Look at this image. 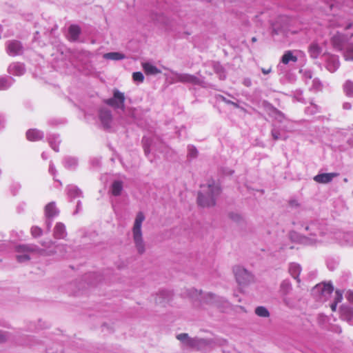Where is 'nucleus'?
Returning a JSON list of instances; mask_svg holds the SVG:
<instances>
[{"mask_svg":"<svg viewBox=\"0 0 353 353\" xmlns=\"http://www.w3.org/2000/svg\"><path fill=\"white\" fill-rule=\"evenodd\" d=\"M221 192L219 182L210 179L209 181L201 185L197 197L199 205L203 208L214 207Z\"/></svg>","mask_w":353,"mask_h":353,"instance_id":"nucleus-1","label":"nucleus"},{"mask_svg":"<svg viewBox=\"0 0 353 353\" xmlns=\"http://www.w3.org/2000/svg\"><path fill=\"white\" fill-rule=\"evenodd\" d=\"M145 219V216L142 212L137 213L132 228V237L137 252L142 254L146 251V244L143 239L142 224Z\"/></svg>","mask_w":353,"mask_h":353,"instance_id":"nucleus-2","label":"nucleus"},{"mask_svg":"<svg viewBox=\"0 0 353 353\" xmlns=\"http://www.w3.org/2000/svg\"><path fill=\"white\" fill-rule=\"evenodd\" d=\"M188 295L192 300H199L200 301L201 306L202 307L205 305H214L219 307L221 303L224 302V299L222 297L210 292L202 293L201 291L194 288L188 290Z\"/></svg>","mask_w":353,"mask_h":353,"instance_id":"nucleus-3","label":"nucleus"},{"mask_svg":"<svg viewBox=\"0 0 353 353\" xmlns=\"http://www.w3.org/2000/svg\"><path fill=\"white\" fill-rule=\"evenodd\" d=\"M16 259L19 263H26L35 254H42L44 250L34 245H19L15 248Z\"/></svg>","mask_w":353,"mask_h":353,"instance_id":"nucleus-4","label":"nucleus"},{"mask_svg":"<svg viewBox=\"0 0 353 353\" xmlns=\"http://www.w3.org/2000/svg\"><path fill=\"white\" fill-rule=\"evenodd\" d=\"M176 339L188 347L201 350L211 345V341L197 337L192 338L186 333H181L176 336Z\"/></svg>","mask_w":353,"mask_h":353,"instance_id":"nucleus-5","label":"nucleus"},{"mask_svg":"<svg viewBox=\"0 0 353 353\" xmlns=\"http://www.w3.org/2000/svg\"><path fill=\"white\" fill-rule=\"evenodd\" d=\"M169 78L172 83L181 82L183 83H191L193 85H199L202 86L204 85V81L203 79L199 78L198 77L187 73H178L174 71H171Z\"/></svg>","mask_w":353,"mask_h":353,"instance_id":"nucleus-6","label":"nucleus"},{"mask_svg":"<svg viewBox=\"0 0 353 353\" xmlns=\"http://www.w3.org/2000/svg\"><path fill=\"white\" fill-rule=\"evenodd\" d=\"M305 230L308 232V234L311 236L310 240L314 243L321 241L320 237L325 234L321 225L316 221L306 225Z\"/></svg>","mask_w":353,"mask_h":353,"instance_id":"nucleus-7","label":"nucleus"},{"mask_svg":"<svg viewBox=\"0 0 353 353\" xmlns=\"http://www.w3.org/2000/svg\"><path fill=\"white\" fill-rule=\"evenodd\" d=\"M334 290L331 283H320L312 289V294L320 301H325Z\"/></svg>","mask_w":353,"mask_h":353,"instance_id":"nucleus-8","label":"nucleus"},{"mask_svg":"<svg viewBox=\"0 0 353 353\" xmlns=\"http://www.w3.org/2000/svg\"><path fill=\"white\" fill-rule=\"evenodd\" d=\"M125 100V94L123 92H120L119 90L114 89L113 90V97L110 99H108L106 101V103L114 108L121 109V110H125L124 102Z\"/></svg>","mask_w":353,"mask_h":353,"instance_id":"nucleus-9","label":"nucleus"},{"mask_svg":"<svg viewBox=\"0 0 353 353\" xmlns=\"http://www.w3.org/2000/svg\"><path fill=\"white\" fill-rule=\"evenodd\" d=\"M350 42V39L347 36L339 32L334 34L331 39L332 46L339 51H343L345 44Z\"/></svg>","mask_w":353,"mask_h":353,"instance_id":"nucleus-10","label":"nucleus"},{"mask_svg":"<svg viewBox=\"0 0 353 353\" xmlns=\"http://www.w3.org/2000/svg\"><path fill=\"white\" fill-rule=\"evenodd\" d=\"M292 290V285L288 281L284 280L281 282L279 288V293L281 294L283 303L290 305V300L287 297L288 294Z\"/></svg>","mask_w":353,"mask_h":353,"instance_id":"nucleus-11","label":"nucleus"},{"mask_svg":"<svg viewBox=\"0 0 353 353\" xmlns=\"http://www.w3.org/2000/svg\"><path fill=\"white\" fill-rule=\"evenodd\" d=\"M337 176L338 174L335 172L319 174L314 177V180L319 183H328Z\"/></svg>","mask_w":353,"mask_h":353,"instance_id":"nucleus-12","label":"nucleus"},{"mask_svg":"<svg viewBox=\"0 0 353 353\" xmlns=\"http://www.w3.org/2000/svg\"><path fill=\"white\" fill-rule=\"evenodd\" d=\"M340 61L338 56L330 55L327 59V68L331 72H335L339 67Z\"/></svg>","mask_w":353,"mask_h":353,"instance_id":"nucleus-13","label":"nucleus"},{"mask_svg":"<svg viewBox=\"0 0 353 353\" xmlns=\"http://www.w3.org/2000/svg\"><path fill=\"white\" fill-rule=\"evenodd\" d=\"M341 316L344 321H346L350 325H353V309L352 307L342 306L341 307Z\"/></svg>","mask_w":353,"mask_h":353,"instance_id":"nucleus-14","label":"nucleus"},{"mask_svg":"<svg viewBox=\"0 0 353 353\" xmlns=\"http://www.w3.org/2000/svg\"><path fill=\"white\" fill-rule=\"evenodd\" d=\"M8 72L10 74L20 76L22 75L25 72V68L23 64L19 63H14L11 64L8 68Z\"/></svg>","mask_w":353,"mask_h":353,"instance_id":"nucleus-15","label":"nucleus"},{"mask_svg":"<svg viewBox=\"0 0 353 353\" xmlns=\"http://www.w3.org/2000/svg\"><path fill=\"white\" fill-rule=\"evenodd\" d=\"M99 117L103 125L108 128L112 121V114L110 110H101L99 114Z\"/></svg>","mask_w":353,"mask_h":353,"instance_id":"nucleus-16","label":"nucleus"},{"mask_svg":"<svg viewBox=\"0 0 353 353\" xmlns=\"http://www.w3.org/2000/svg\"><path fill=\"white\" fill-rule=\"evenodd\" d=\"M142 67L145 74L148 75H157L161 72L157 67L150 63H143Z\"/></svg>","mask_w":353,"mask_h":353,"instance_id":"nucleus-17","label":"nucleus"},{"mask_svg":"<svg viewBox=\"0 0 353 353\" xmlns=\"http://www.w3.org/2000/svg\"><path fill=\"white\" fill-rule=\"evenodd\" d=\"M21 49V46L19 42L16 41H10L8 43V52L9 54L14 56L18 54Z\"/></svg>","mask_w":353,"mask_h":353,"instance_id":"nucleus-18","label":"nucleus"},{"mask_svg":"<svg viewBox=\"0 0 353 353\" xmlns=\"http://www.w3.org/2000/svg\"><path fill=\"white\" fill-rule=\"evenodd\" d=\"M343 55L345 61H353V43L350 42L345 44L343 50Z\"/></svg>","mask_w":353,"mask_h":353,"instance_id":"nucleus-19","label":"nucleus"},{"mask_svg":"<svg viewBox=\"0 0 353 353\" xmlns=\"http://www.w3.org/2000/svg\"><path fill=\"white\" fill-rule=\"evenodd\" d=\"M170 299V293L166 290H161L157 294L155 297V302L158 304H163L165 301Z\"/></svg>","mask_w":353,"mask_h":353,"instance_id":"nucleus-20","label":"nucleus"},{"mask_svg":"<svg viewBox=\"0 0 353 353\" xmlns=\"http://www.w3.org/2000/svg\"><path fill=\"white\" fill-rule=\"evenodd\" d=\"M103 57L105 59L112 60V61H119L122 60L125 58L124 54L119 52H111L108 53H105L103 55Z\"/></svg>","mask_w":353,"mask_h":353,"instance_id":"nucleus-21","label":"nucleus"},{"mask_svg":"<svg viewBox=\"0 0 353 353\" xmlns=\"http://www.w3.org/2000/svg\"><path fill=\"white\" fill-rule=\"evenodd\" d=\"M297 60V57L294 55L292 51L288 50L282 56L281 62L284 65H287L290 61L296 63Z\"/></svg>","mask_w":353,"mask_h":353,"instance_id":"nucleus-22","label":"nucleus"},{"mask_svg":"<svg viewBox=\"0 0 353 353\" xmlns=\"http://www.w3.org/2000/svg\"><path fill=\"white\" fill-rule=\"evenodd\" d=\"M54 235L57 239H64L66 236L65 225L61 223H57L54 228Z\"/></svg>","mask_w":353,"mask_h":353,"instance_id":"nucleus-23","label":"nucleus"},{"mask_svg":"<svg viewBox=\"0 0 353 353\" xmlns=\"http://www.w3.org/2000/svg\"><path fill=\"white\" fill-rule=\"evenodd\" d=\"M123 190V183L120 181H115L112 183L110 187V192L114 196H119L121 194Z\"/></svg>","mask_w":353,"mask_h":353,"instance_id":"nucleus-24","label":"nucleus"},{"mask_svg":"<svg viewBox=\"0 0 353 353\" xmlns=\"http://www.w3.org/2000/svg\"><path fill=\"white\" fill-rule=\"evenodd\" d=\"M26 136L30 141H38L43 137V134L39 130H30L27 132Z\"/></svg>","mask_w":353,"mask_h":353,"instance_id":"nucleus-25","label":"nucleus"},{"mask_svg":"<svg viewBox=\"0 0 353 353\" xmlns=\"http://www.w3.org/2000/svg\"><path fill=\"white\" fill-rule=\"evenodd\" d=\"M309 53L311 57L316 59L321 53V48L316 43H312L309 47Z\"/></svg>","mask_w":353,"mask_h":353,"instance_id":"nucleus-26","label":"nucleus"},{"mask_svg":"<svg viewBox=\"0 0 353 353\" xmlns=\"http://www.w3.org/2000/svg\"><path fill=\"white\" fill-rule=\"evenodd\" d=\"M351 234H345V233H341V232H339L336 234V239H338L339 243H341V245H348V244H351V241H350V239H351Z\"/></svg>","mask_w":353,"mask_h":353,"instance_id":"nucleus-27","label":"nucleus"},{"mask_svg":"<svg viewBox=\"0 0 353 353\" xmlns=\"http://www.w3.org/2000/svg\"><path fill=\"white\" fill-rule=\"evenodd\" d=\"M233 273L236 282L241 285L243 280V268L241 265H237L233 267Z\"/></svg>","mask_w":353,"mask_h":353,"instance_id":"nucleus-28","label":"nucleus"},{"mask_svg":"<svg viewBox=\"0 0 353 353\" xmlns=\"http://www.w3.org/2000/svg\"><path fill=\"white\" fill-rule=\"evenodd\" d=\"M45 212L48 218L53 217L58 214L54 203H50L46 206Z\"/></svg>","mask_w":353,"mask_h":353,"instance_id":"nucleus-29","label":"nucleus"},{"mask_svg":"<svg viewBox=\"0 0 353 353\" xmlns=\"http://www.w3.org/2000/svg\"><path fill=\"white\" fill-rule=\"evenodd\" d=\"M289 272L295 279H296L299 282L300 281L298 279L301 272V267L299 264L292 263L290 266Z\"/></svg>","mask_w":353,"mask_h":353,"instance_id":"nucleus-30","label":"nucleus"},{"mask_svg":"<svg viewBox=\"0 0 353 353\" xmlns=\"http://www.w3.org/2000/svg\"><path fill=\"white\" fill-rule=\"evenodd\" d=\"M80 34V28L79 26L72 25L69 28V36L70 39L72 41H75L77 39L79 35Z\"/></svg>","mask_w":353,"mask_h":353,"instance_id":"nucleus-31","label":"nucleus"},{"mask_svg":"<svg viewBox=\"0 0 353 353\" xmlns=\"http://www.w3.org/2000/svg\"><path fill=\"white\" fill-rule=\"evenodd\" d=\"M255 314L260 317L268 318L270 316L268 310L264 306H258L255 308Z\"/></svg>","mask_w":353,"mask_h":353,"instance_id":"nucleus-32","label":"nucleus"},{"mask_svg":"<svg viewBox=\"0 0 353 353\" xmlns=\"http://www.w3.org/2000/svg\"><path fill=\"white\" fill-rule=\"evenodd\" d=\"M12 83L11 78L0 77V90L8 89Z\"/></svg>","mask_w":353,"mask_h":353,"instance_id":"nucleus-33","label":"nucleus"},{"mask_svg":"<svg viewBox=\"0 0 353 353\" xmlns=\"http://www.w3.org/2000/svg\"><path fill=\"white\" fill-rule=\"evenodd\" d=\"M212 67L214 68V72L219 76L220 79L225 78V72L223 68L219 65L218 63H213Z\"/></svg>","mask_w":353,"mask_h":353,"instance_id":"nucleus-34","label":"nucleus"},{"mask_svg":"<svg viewBox=\"0 0 353 353\" xmlns=\"http://www.w3.org/2000/svg\"><path fill=\"white\" fill-rule=\"evenodd\" d=\"M344 91L349 97H353V82L347 81L344 84Z\"/></svg>","mask_w":353,"mask_h":353,"instance_id":"nucleus-35","label":"nucleus"},{"mask_svg":"<svg viewBox=\"0 0 353 353\" xmlns=\"http://www.w3.org/2000/svg\"><path fill=\"white\" fill-rule=\"evenodd\" d=\"M271 114L276 119H277L280 122H281L282 120L284 119V115L275 108H273L272 110Z\"/></svg>","mask_w":353,"mask_h":353,"instance_id":"nucleus-36","label":"nucleus"},{"mask_svg":"<svg viewBox=\"0 0 353 353\" xmlns=\"http://www.w3.org/2000/svg\"><path fill=\"white\" fill-rule=\"evenodd\" d=\"M132 79L136 82L142 83L144 80V76L141 72H136L132 74Z\"/></svg>","mask_w":353,"mask_h":353,"instance_id":"nucleus-37","label":"nucleus"},{"mask_svg":"<svg viewBox=\"0 0 353 353\" xmlns=\"http://www.w3.org/2000/svg\"><path fill=\"white\" fill-rule=\"evenodd\" d=\"M230 219L234 222H239L241 221V216L239 213L231 211L229 212Z\"/></svg>","mask_w":353,"mask_h":353,"instance_id":"nucleus-38","label":"nucleus"},{"mask_svg":"<svg viewBox=\"0 0 353 353\" xmlns=\"http://www.w3.org/2000/svg\"><path fill=\"white\" fill-rule=\"evenodd\" d=\"M9 339V332L0 330V343H6Z\"/></svg>","mask_w":353,"mask_h":353,"instance_id":"nucleus-39","label":"nucleus"},{"mask_svg":"<svg viewBox=\"0 0 353 353\" xmlns=\"http://www.w3.org/2000/svg\"><path fill=\"white\" fill-rule=\"evenodd\" d=\"M197 150L194 146H189L188 147V157L190 159H194L197 156Z\"/></svg>","mask_w":353,"mask_h":353,"instance_id":"nucleus-40","label":"nucleus"},{"mask_svg":"<svg viewBox=\"0 0 353 353\" xmlns=\"http://www.w3.org/2000/svg\"><path fill=\"white\" fill-rule=\"evenodd\" d=\"M342 299H343V292L339 290H336L334 303H336L338 304L339 303L341 302Z\"/></svg>","mask_w":353,"mask_h":353,"instance_id":"nucleus-41","label":"nucleus"},{"mask_svg":"<svg viewBox=\"0 0 353 353\" xmlns=\"http://www.w3.org/2000/svg\"><path fill=\"white\" fill-rule=\"evenodd\" d=\"M272 136L274 140H275V141L279 140V139H285V137L282 136L281 134V133L276 129H273L272 130Z\"/></svg>","mask_w":353,"mask_h":353,"instance_id":"nucleus-42","label":"nucleus"},{"mask_svg":"<svg viewBox=\"0 0 353 353\" xmlns=\"http://www.w3.org/2000/svg\"><path fill=\"white\" fill-rule=\"evenodd\" d=\"M31 233L34 237L39 236L42 234V230L40 228L34 226L31 229Z\"/></svg>","mask_w":353,"mask_h":353,"instance_id":"nucleus-43","label":"nucleus"},{"mask_svg":"<svg viewBox=\"0 0 353 353\" xmlns=\"http://www.w3.org/2000/svg\"><path fill=\"white\" fill-rule=\"evenodd\" d=\"M248 279L249 280V283L250 282H252L254 281V277L253 276L250 274L249 272H248L245 269H244V281Z\"/></svg>","mask_w":353,"mask_h":353,"instance_id":"nucleus-44","label":"nucleus"},{"mask_svg":"<svg viewBox=\"0 0 353 353\" xmlns=\"http://www.w3.org/2000/svg\"><path fill=\"white\" fill-rule=\"evenodd\" d=\"M345 297L348 301L353 303V291L348 290L345 294Z\"/></svg>","mask_w":353,"mask_h":353,"instance_id":"nucleus-45","label":"nucleus"},{"mask_svg":"<svg viewBox=\"0 0 353 353\" xmlns=\"http://www.w3.org/2000/svg\"><path fill=\"white\" fill-rule=\"evenodd\" d=\"M222 100L225 101L226 103L232 105L234 108H239V104L237 101H231L230 100L226 99L225 97H221Z\"/></svg>","mask_w":353,"mask_h":353,"instance_id":"nucleus-46","label":"nucleus"},{"mask_svg":"<svg viewBox=\"0 0 353 353\" xmlns=\"http://www.w3.org/2000/svg\"><path fill=\"white\" fill-rule=\"evenodd\" d=\"M290 205L292 208H297L299 206V203L296 200H291L290 201Z\"/></svg>","mask_w":353,"mask_h":353,"instance_id":"nucleus-47","label":"nucleus"},{"mask_svg":"<svg viewBox=\"0 0 353 353\" xmlns=\"http://www.w3.org/2000/svg\"><path fill=\"white\" fill-rule=\"evenodd\" d=\"M134 109L133 108H130L127 110L128 115L130 116L131 117H134Z\"/></svg>","mask_w":353,"mask_h":353,"instance_id":"nucleus-48","label":"nucleus"},{"mask_svg":"<svg viewBox=\"0 0 353 353\" xmlns=\"http://www.w3.org/2000/svg\"><path fill=\"white\" fill-rule=\"evenodd\" d=\"M262 72L264 74H269L270 72H271V69L270 68H268V69H264V68H262Z\"/></svg>","mask_w":353,"mask_h":353,"instance_id":"nucleus-49","label":"nucleus"},{"mask_svg":"<svg viewBox=\"0 0 353 353\" xmlns=\"http://www.w3.org/2000/svg\"><path fill=\"white\" fill-rule=\"evenodd\" d=\"M350 108H351V105H350V103H345L343 104V108H344V109L349 110V109H350Z\"/></svg>","mask_w":353,"mask_h":353,"instance_id":"nucleus-50","label":"nucleus"},{"mask_svg":"<svg viewBox=\"0 0 353 353\" xmlns=\"http://www.w3.org/2000/svg\"><path fill=\"white\" fill-rule=\"evenodd\" d=\"M336 305H337V303H334V302L331 304L330 307H331V309L332 311H336Z\"/></svg>","mask_w":353,"mask_h":353,"instance_id":"nucleus-51","label":"nucleus"},{"mask_svg":"<svg viewBox=\"0 0 353 353\" xmlns=\"http://www.w3.org/2000/svg\"><path fill=\"white\" fill-rule=\"evenodd\" d=\"M251 84V82L249 79H244V85L250 86Z\"/></svg>","mask_w":353,"mask_h":353,"instance_id":"nucleus-52","label":"nucleus"},{"mask_svg":"<svg viewBox=\"0 0 353 353\" xmlns=\"http://www.w3.org/2000/svg\"><path fill=\"white\" fill-rule=\"evenodd\" d=\"M234 296L237 298V301L241 302V298H239V295L234 294Z\"/></svg>","mask_w":353,"mask_h":353,"instance_id":"nucleus-53","label":"nucleus"},{"mask_svg":"<svg viewBox=\"0 0 353 353\" xmlns=\"http://www.w3.org/2000/svg\"><path fill=\"white\" fill-rule=\"evenodd\" d=\"M336 332H339V333H341L342 332L341 330V327H337L336 330H335Z\"/></svg>","mask_w":353,"mask_h":353,"instance_id":"nucleus-54","label":"nucleus"},{"mask_svg":"<svg viewBox=\"0 0 353 353\" xmlns=\"http://www.w3.org/2000/svg\"><path fill=\"white\" fill-rule=\"evenodd\" d=\"M144 150L145 154H148L149 152L148 149L145 146H144Z\"/></svg>","mask_w":353,"mask_h":353,"instance_id":"nucleus-55","label":"nucleus"},{"mask_svg":"<svg viewBox=\"0 0 353 353\" xmlns=\"http://www.w3.org/2000/svg\"><path fill=\"white\" fill-rule=\"evenodd\" d=\"M252 41L253 42H255V41H256V37H252Z\"/></svg>","mask_w":353,"mask_h":353,"instance_id":"nucleus-56","label":"nucleus"},{"mask_svg":"<svg viewBox=\"0 0 353 353\" xmlns=\"http://www.w3.org/2000/svg\"><path fill=\"white\" fill-rule=\"evenodd\" d=\"M350 26H351V24H350V23H349V24L345 27V28H346V29L350 28Z\"/></svg>","mask_w":353,"mask_h":353,"instance_id":"nucleus-57","label":"nucleus"},{"mask_svg":"<svg viewBox=\"0 0 353 353\" xmlns=\"http://www.w3.org/2000/svg\"><path fill=\"white\" fill-rule=\"evenodd\" d=\"M77 194L79 193V191L78 190H74Z\"/></svg>","mask_w":353,"mask_h":353,"instance_id":"nucleus-58","label":"nucleus"},{"mask_svg":"<svg viewBox=\"0 0 353 353\" xmlns=\"http://www.w3.org/2000/svg\"><path fill=\"white\" fill-rule=\"evenodd\" d=\"M50 170L51 172H52L53 168L52 167H50Z\"/></svg>","mask_w":353,"mask_h":353,"instance_id":"nucleus-59","label":"nucleus"},{"mask_svg":"<svg viewBox=\"0 0 353 353\" xmlns=\"http://www.w3.org/2000/svg\"><path fill=\"white\" fill-rule=\"evenodd\" d=\"M1 121H2V119H1V118L0 117V123H1Z\"/></svg>","mask_w":353,"mask_h":353,"instance_id":"nucleus-60","label":"nucleus"}]
</instances>
